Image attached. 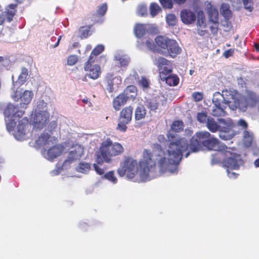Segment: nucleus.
I'll return each mask as SVG.
<instances>
[{
    "label": "nucleus",
    "instance_id": "obj_1",
    "mask_svg": "<svg viewBox=\"0 0 259 259\" xmlns=\"http://www.w3.org/2000/svg\"><path fill=\"white\" fill-rule=\"evenodd\" d=\"M210 136V134L206 131L197 132L191 138L189 144L186 138L169 131L166 134L169 143L166 151L167 157L160 144L156 143L153 145V152L156 153V159L159 166L162 168L168 164L174 165L176 166L175 170H177V166L182 159L183 153L189 150L185 155V157H187L190 153L199 151Z\"/></svg>",
    "mask_w": 259,
    "mask_h": 259
},
{
    "label": "nucleus",
    "instance_id": "obj_2",
    "mask_svg": "<svg viewBox=\"0 0 259 259\" xmlns=\"http://www.w3.org/2000/svg\"><path fill=\"white\" fill-rule=\"evenodd\" d=\"M124 151L123 147L118 142H113L108 138L103 141L99 151L96 153V161L99 164L104 162L110 163L112 157L121 154Z\"/></svg>",
    "mask_w": 259,
    "mask_h": 259
},
{
    "label": "nucleus",
    "instance_id": "obj_3",
    "mask_svg": "<svg viewBox=\"0 0 259 259\" xmlns=\"http://www.w3.org/2000/svg\"><path fill=\"white\" fill-rule=\"evenodd\" d=\"M159 71V75L162 81H165L169 86H176L179 83V78L176 74H172L171 63L166 59L159 57L155 63Z\"/></svg>",
    "mask_w": 259,
    "mask_h": 259
},
{
    "label": "nucleus",
    "instance_id": "obj_4",
    "mask_svg": "<svg viewBox=\"0 0 259 259\" xmlns=\"http://www.w3.org/2000/svg\"><path fill=\"white\" fill-rule=\"evenodd\" d=\"M24 112L18 110L14 105L9 103L5 108L4 114L5 117L7 129L9 132L14 130L16 121L22 117Z\"/></svg>",
    "mask_w": 259,
    "mask_h": 259
},
{
    "label": "nucleus",
    "instance_id": "obj_5",
    "mask_svg": "<svg viewBox=\"0 0 259 259\" xmlns=\"http://www.w3.org/2000/svg\"><path fill=\"white\" fill-rule=\"evenodd\" d=\"M133 108L128 106L123 108L120 112L118 118V123L116 127L117 131L124 133L127 129V124L132 120Z\"/></svg>",
    "mask_w": 259,
    "mask_h": 259
},
{
    "label": "nucleus",
    "instance_id": "obj_6",
    "mask_svg": "<svg viewBox=\"0 0 259 259\" xmlns=\"http://www.w3.org/2000/svg\"><path fill=\"white\" fill-rule=\"evenodd\" d=\"M138 164L136 160L131 157H126L122 166L118 168L117 172L119 176L123 177L126 174L127 177L133 178L138 172Z\"/></svg>",
    "mask_w": 259,
    "mask_h": 259
},
{
    "label": "nucleus",
    "instance_id": "obj_7",
    "mask_svg": "<svg viewBox=\"0 0 259 259\" xmlns=\"http://www.w3.org/2000/svg\"><path fill=\"white\" fill-rule=\"evenodd\" d=\"M219 137L223 140H228L231 139L234 135L233 128L235 125L231 119H219Z\"/></svg>",
    "mask_w": 259,
    "mask_h": 259
},
{
    "label": "nucleus",
    "instance_id": "obj_8",
    "mask_svg": "<svg viewBox=\"0 0 259 259\" xmlns=\"http://www.w3.org/2000/svg\"><path fill=\"white\" fill-rule=\"evenodd\" d=\"M153 154L151 151L148 149H144L143 152L142 158L141 159L139 165L142 169L144 174L148 175L151 169L156 166V162L152 158Z\"/></svg>",
    "mask_w": 259,
    "mask_h": 259
},
{
    "label": "nucleus",
    "instance_id": "obj_9",
    "mask_svg": "<svg viewBox=\"0 0 259 259\" xmlns=\"http://www.w3.org/2000/svg\"><path fill=\"white\" fill-rule=\"evenodd\" d=\"M221 155L229 156L222 161L223 166L227 169H238L239 168L241 159L238 155L230 153L227 150V154L224 152Z\"/></svg>",
    "mask_w": 259,
    "mask_h": 259
},
{
    "label": "nucleus",
    "instance_id": "obj_10",
    "mask_svg": "<svg viewBox=\"0 0 259 259\" xmlns=\"http://www.w3.org/2000/svg\"><path fill=\"white\" fill-rule=\"evenodd\" d=\"M17 4H9L5 11L0 10V25L4 24L6 21L9 23L13 21L17 12Z\"/></svg>",
    "mask_w": 259,
    "mask_h": 259
},
{
    "label": "nucleus",
    "instance_id": "obj_11",
    "mask_svg": "<svg viewBox=\"0 0 259 259\" xmlns=\"http://www.w3.org/2000/svg\"><path fill=\"white\" fill-rule=\"evenodd\" d=\"M209 150H213L220 152L221 155L226 152L227 153L228 147L222 144L217 138L214 137H209L207 140L204 142V146Z\"/></svg>",
    "mask_w": 259,
    "mask_h": 259
},
{
    "label": "nucleus",
    "instance_id": "obj_12",
    "mask_svg": "<svg viewBox=\"0 0 259 259\" xmlns=\"http://www.w3.org/2000/svg\"><path fill=\"white\" fill-rule=\"evenodd\" d=\"M49 118V112L46 111H40L35 113L32 121L35 127L41 129L48 122Z\"/></svg>",
    "mask_w": 259,
    "mask_h": 259
},
{
    "label": "nucleus",
    "instance_id": "obj_13",
    "mask_svg": "<svg viewBox=\"0 0 259 259\" xmlns=\"http://www.w3.org/2000/svg\"><path fill=\"white\" fill-rule=\"evenodd\" d=\"M57 139L55 137H51L50 134L44 132L35 141L36 145L40 147L48 148L56 144Z\"/></svg>",
    "mask_w": 259,
    "mask_h": 259
},
{
    "label": "nucleus",
    "instance_id": "obj_14",
    "mask_svg": "<svg viewBox=\"0 0 259 259\" xmlns=\"http://www.w3.org/2000/svg\"><path fill=\"white\" fill-rule=\"evenodd\" d=\"M167 99L163 96H155L147 101V107L150 111L157 109L166 104Z\"/></svg>",
    "mask_w": 259,
    "mask_h": 259
},
{
    "label": "nucleus",
    "instance_id": "obj_15",
    "mask_svg": "<svg viewBox=\"0 0 259 259\" xmlns=\"http://www.w3.org/2000/svg\"><path fill=\"white\" fill-rule=\"evenodd\" d=\"M84 152V148L82 146L79 145H75L72 147V150L70 151L68 159L65 160L64 164L67 162L70 163L74 161L79 160Z\"/></svg>",
    "mask_w": 259,
    "mask_h": 259
},
{
    "label": "nucleus",
    "instance_id": "obj_16",
    "mask_svg": "<svg viewBox=\"0 0 259 259\" xmlns=\"http://www.w3.org/2000/svg\"><path fill=\"white\" fill-rule=\"evenodd\" d=\"M18 122L17 130L15 131L14 136L16 139L21 140L24 138L26 134V125L28 124V120L26 117L21 118Z\"/></svg>",
    "mask_w": 259,
    "mask_h": 259
},
{
    "label": "nucleus",
    "instance_id": "obj_17",
    "mask_svg": "<svg viewBox=\"0 0 259 259\" xmlns=\"http://www.w3.org/2000/svg\"><path fill=\"white\" fill-rule=\"evenodd\" d=\"M181 51L182 49L179 47L178 42L175 40L170 39L168 45H167V48L164 53L165 52L172 58H174L180 54Z\"/></svg>",
    "mask_w": 259,
    "mask_h": 259
},
{
    "label": "nucleus",
    "instance_id": "obj_18",
    "mask_svg": "<svg viewBox=\"0 0 259 259\" xmlns=\"http://www.w3.org/2000/svg\"><path fill=\"white\" fill-rule=\"evenodd\" d=\"M122 82V79L120 76H116L113 77L112 74H110L107 79V90L109 93H112L115 91V88H118V85Z\"/></svg>",
    "mask_w": 259,
    "mask_h": 259
},
{
    "label": "nucleus",
    "instance_id": "obj_19",
    "mask_svg": "<svg viewBox=\"0 0 259 259\" xmlns=\"http://www.w3.org/2000/svg\"><path fill=\"white\" fill-rule=\"evenodd\" d=\"M180 16L182 21L186 24L192 23L196 20L195 13L188 9L182 10L180 13Z\"/></svg>",
    "mask_w": 259,
    "mask_h": 259
},
{
    "label": "nucleus",
    "instance_id": "obj_20",
    "mask_svg": "<svg viewBox=\"0 0 259 259\" xmlns=\"http://www.w3.org/2000/svg\"><path fill=\"white\" fill-rule=\"evenodd\" d=\"M170 40V38L162 35H158L155 37V43L156 45V48L160 50L159 53L164 54V52L167 48V45Z\"/></svg>",
    "mask_w": 259,
    "mask_h": 259
},
{
    "label": "nucleus",
    "instance_id": "obj_21",
    "mask_svg": "<svg viewBox=\"0 0 259 259\" xmlns=\"http://www.w3.org/2000/svg\"><path fill=\"white\" fill-rule=\"evenodd\" d=\"M129 97L125 95L123 93L116 96L113 100V107L115 111H119L120 107L126 104Z\"/></svg>",
    "mask_w": 259,
    "mask_h": 259
},
{
    "label": "nucleus",
    "instance_id": "obj_22",
    "mask_svg": "<svg viewBox=\"0 0 259 259\" xmlns=\"http://www.w3.org/2000/svg\"><path fill=\"white\" fill-rule=\"evenodd\" d=\"M63 147L60 145H53L50 147L47 152L49 159L53 160L59 156L62 152Z\"/></svg>",
    "mask_w": 259,
    "mask_h": 259
},
{
    "label": "nucleus",
    "instance_id": "obj_23",
    "mask_svg": "<svg viewBox=\"0 0 259 259\" xmlns=\"http://www.w3.org/2000/svg\"><path fill=\"white\" fill-rule=\"evenodd\" d=\"M33 95L32 91L25 90L19 97L21 106L23 108L28 105L30 102Z\"/></svg>",
    "mask_w": 259,
    "mask_h": 259
},
{
    "label": "nucleus",
    "instance_id": "obj_24",
    "mask_svg": "<svg viewBox=\"0 0 259 259\" xmlns=\"http://www.w3.org/2000/svg\"><path fill=\"white\" fill-rule=\"evenodd\" d=\"M134 32L137 38H141L145 36L147 29L145 24L137 23L134 27Z\"/></svg>",
    "mask_w": 259,
    "mask_h": 259
},
{
    "label": "nucleus",
    "instance_id": "obj_25",
    "mask_svg": "<svg viewBox=\"0 0 259 259\" xmlns=\"http://www.w3.org/2000/svg\"><path fill=\"white\" fill-rule=\"evenodd\" d=\"M28 76V69L25 67H22L21 69V72L18 76L17 81L15 82V84H14V85H22L26 81Z\"/></svg>",
    "mask_w": 259,
    "mask_h": 259
},
{
    "label": "nucleus",
    "instance_id": "obj_26",
    "mask_svg": "<svg viewBox=\"0 0 259 259\" xmlns=\"http://www.w3.org/2000/svg\"><path fill=\"white\" fill-rule=\"evenodd\" d=\"M85 71L89 72L88 76L93 79L98 78L101 74L100 67L98 65H92V67H89L88 70Z\"/></svg>",
    "mask_w": 259,
    "mask_h": 259
},
{
    "label": "nucleus",
    "instance_id": "obj_27",
    "mask_svg": "<svg viewBox=\"0 0 259 259\" xmlns=\"http://www.w3.org/2000/svg\"><path fill=\"white\" fill-rule=\"evenodd\" d=\"M207 13L208 14L209 22L218 21V10L210 4L209 5V6L207 7Z\"/></svg>",
    "mask_w": 259,
    "mask_h": 259
},
{
    "label": "nucleus",
    "instance_id": "obj_28",
    "mask_svg": "<svg viewBox=\"0 0 259 259\" xmlns=\"http://www.w3.org/2000/svg\"><path fill=\"white\" fill-rule=\"evenodd\" d=\"M245 102L248 106L254 107L259 102V98L254 93H249L245 98Z\"/></svg>",
    "mask_w": 259,
    "mask_h": 259
},
{
    "label": "nucleus",
    "instance_id": "obj_29",
    "mask_svg": "<svg viewBox=\"0 0 259 259\" xmlns=\"http://www.w3.org/2000/svg\"><path fill=\"white\" fill-rule=\"evenodd\" d=\"M222 96L225 103L229 104L235 101V96L231 91L227 90H223L222 92Z\"/></svg>",
    "mask_w": 259,
    "mask_h": 259
},
{
    "label": "nucleus",
    "instance_id": "obj_30",
    "mask_svg": "<svg viewBox=\"0 0 259 259\" xmlns=\"http://www.w3.org/2000/svg\"><path fill=\"white\" fill-rule=\"evenodd\" d=\"M206 127L212 133H215L220 130L219 124L211 117H208L207 119Z\"/></svg>",
    "mask_w": 259,
    "mask_h": 259
},
{
    "label": "nucleus",
    "instance_id": "obj_31",
    "mask_svg": "<svg viewBox=\"0 0 259 259\" xmlns=\"http://www.w3.org/2000/svg\"><path fill=\"white\" fill-rule=\"evenodd\" d=\"M146 115V110L144 106L140 105L137 106L135 111V118L136 120H140L144 119Z\"/></svg>",
    "mask_w": 259,
    "mask_h": 259
},
{
    "label": "nucleus",
    "instance_id": "obj_32",
    "mask_svg": "<svg viewBox=\"0 0 259 259\" xmlns=\"http://www.w3.org/2000/svg\"><path fill=\"white\" fill-rule=\"evenodd\" d=\"M212 114L216 117L224 116L226 112L223 108L222 107L221 103L215 104L212 110Z\"/></svg>",
    "mask_w": 259,
    "mask_h": 259
},
{
    "label": "nucleus",
    "instance_id": "obj_33",
    "mask_svg": "<svg viewBox=\"0 0 259 259\" xmlns=\"http://www.w3.org/2000/svg\"><path fill=\"white\" fill-rule=\"evenodd\" d=\"M92 25L82 26L79 28L80 37L81 39L87 38L91 35Z\"/></svg>",
    "mask_w": 259,
    "mask_h": 259
},
{
    "label": "nucleus",
    "instance_id": "obj_34",
    "mask_svg": "<svg viewBox=\"0 0 259 259\" xmlns=\"http://www.w3.org/2000/svg\"><path fill=\"white\" fill-rule=\"evenodd\" d=\"M221 14L225 19H229L232 16V12L228 4H223L221 8Z\"/></svg>",
    "mask_w": 259,
    "mask_h": 259
},
{
    "label": "nucleus",
    "instance_id": "obj_35",
    "mask_svg": "<svg viewBox=\"0 0 259 259\" xmlns=\"http://www.w3.org/2000/svg\"><path fill=\"white\" fill-rule=\"evenodd\" d=\"M184 123L182 121L175 120L171 125V129L175 132H179L183 130Z\"/></svg>",
    "mask_w": 259,
    "mask_h": 259
},
{
    "label": "nucleus",
    "instance_id": "obj_36",
    "mask_svg": "<svg viewBox=\"0 0 259 259\" xmlns=\"http://www.w3.org/2000/svg\"><path fill=\"white\" fill-rule=\"evenodd\" d=\"M90 164L88 163L80 162L76 168L77 171L85 173L90 169Z\"/></svg>",
    "mask_w": 259,
    "mask_h": 259
},
{
    "label": "nucleus",
    "instance_id": "obj_37",
    "mask_svg": "<svg viewBox=\"0 0 259 259\" xmlns=\"http://www.w3.org/2000/svg\"><path fill=\"white\" fill-rule=\"evenodd\" d=\"M160 11H161V9L157 4L152 3L151 4L150 11V14L152 17H154L157 15Z\"/></svg>",
    "mask_w": 259,
    "mask_h": 259
},
{
    "label": "nucleus",
    "instance_id": "obj_38",
    "mask_svg": "<svg viewBox=\"0 0 259 259\" xmlns=\"http://www.w3.org/2000/svg\"><path fill=\"white\" fill-rule=\"evenodd\" d=\"M166 21L169 26H174L176 24L177 18L174 14H169L166 16Z\"/></svg>",
    "mask_w": 259,
    "mask_h": 259
},
{
    "label": "nucleus",
    "instance_id": "obj_39",
    "mask_svg": "<svg viewBox=\"0 0 259 259\" xmlns=\"http://www.w3.org/2000/svg\"><path fill=\"white\" fill-rule=\"evenodd\" d=\"M104 178L113 183H116L117 179L114 175V171H109L104 175Z\"/></svg>",
    "mask_w": 259,
    "mask_h": 259
},
{
    "label": "nucleus",
    "instance_id": "obj_40",
    "mask_svg": "<svg viewBox=\"0 0 259 259\" xmlns=\"http://www.w3.org/2000/svg\"><path fill=\"white\" fill-rule=\"evenodd\" d=\"M147 47L153 52L160 53V50L156 48V45L154 44L152 39H147L146 41Z\"/></svg>",
    "mask_w": 259,
    "mask_h": 259
},
{
    "label": "nucleus",
    "instance_id": "obj_41",
    "mask_svg": "<svg viewBox=\"0 0 259 259\" xmlns=\"http://www.w3.org/2000/svg\"><path fill=\"white\" fill-rule=\"evenodd\" d=\"M107 11V5L106 3L103 4L100 7H99L97 14L100 17L103 16Z\"/></svg>",
    "mask_w": 259,
    "mask_h": 259
},
{
    "label": "nucleus",
    "instance_id": "obj_42",
    "mask_svg": "<svg viewBox=\"0 0 259 259\" xmlns=\"http://www.w3.org/2000/svg\"><path fill=\"white\" fill-rule=\"evenodd\" d=\"M244 5V8L249 12L253 9V4L252 0H242Z\"/></svg>",
    "mask_w": 259,
    "mask_h": 259
},
{
    "label": "nucleus",
    "instance_id": "obj_43",
    "mask_svg": "<svg viewBox=\"0 0 259 259\" xmlns=\"http://www.w3.org/2000/svg\"><path fill=\"white\" fill-rule=\"evenodd\" d=\"M136 91V88L134 85L127 86L122 92L125 95L130 97H133V95H130V93H135Z\"/></svg>",
    "mask_w": 259,
    "mask_h": 259
},
{
    "label": "nucleus",
    "instance_id": "obj_44",
    "mask_svg": "<svg viewBox=\"0 0 259 259\" xmlns=\"http://www.w3.org/2000/svg\"><path fill=\"white\" fill-rule=\"evenodd\" d=\"M208 117L206 113L199 112L197 115V120L202 123H206Z\"/></svg>",
    "mask_w": 259,
    "mask_h": 259
},
{
    "label": "nucleus",
    "instance_id": "obj_45",
    "mask_svg": "<svg viewBox=\"0 0 259 259\" xmlns=\"http://www.w3.org/2000/svg\"><path fill=\"white\" fill-rule=\"evenodd\" d=\"M211 22L212 24L210 26V30L212 34L215 35L217 34L219 29V21H217Z\"/></svg>",
    "mask_w": 259,
    "mask_h": 259
},
{
    "label": "nucleus",
    "instance_id": "obj_46",
    "mask_svg": "<svg viewBox=\"0 0 259 259\" xmlns=\"http://www.w3.org/2000/svg\"><path fill=\"white\" fill-rule=\"evenodd\" d=\"M57 122L56 121H52L48 125L47 130L50 134H52L53 132L57 128Z\"/></svg>",
    "mask_w": 259,
    "mask_h": 259
},
{
    "label": "nucleus",
    "instance_id": "obj_47",
    "mask_svg": "<svg viewBox=\"0 0 259 259\" xmlns=\"http://www.w3.org/2000/svg\"><path fill=\"white\" fill-rule=\"evenodd\" d=\"M78 61V57L75 55H71L68 56L67 58V64L69 66H73L76 64Z\"/></svg>",
    "mask_w": 259,
    "mask_h": 259
},
{
    "label": "nucleus",
    "instance_id": "obj_48",
    "mask_svg": "<svg viewBox=\"0 0 259 259\" xmlns=\"http://www.w3.org/2000/svg\"><path fill=\"white\" fill-rule=\"evenodd\" d=\"M192 97L195 102H199L203 99V94L202 92H194L192 94Z\"/></svg>",
    "mask_w": 259,
    "mask_h": 259
},
{
    "label": "nucleus",
    "instance_id": "obj_49",
    "mask_svg": "<svg viewBox=\"0 0 259 259\" xmlns=\"http://www.w3.org/2000/svg\"><path fill=\"white\" fill-rule=\"evenodd\" d=\"M104 50V47L103 45H98L92 51V54H94V56H97L101 54Z\"/></svg>",
    "mask_w": 259,
    "mask_h": 259
},
{
    "label": "nucleus",
    "instance_id": "obj_50",
    "mask_svg": "<svg viewBox=\"0 0 259 259\" xmlns=\"http://www.w3.org/2000/svg\"><path fill=\"white\" fill-rule=\"evenodd\" d=\"M159 2L163 8L171 9L173 7L171 0H159Z\"/></svg>",
    "mask_w": 259,
    "mask_h": 259
},
{
    "label": "nucleus",
    "instance_id": "obj_51",
    "mask_svg": "<svg viewBox=\"0 0 259 259\" xmlns=\"http://www.w3.org/2000/svg\"><path fill=\"white\" fill-rule=\"evenodd\" d=\"M94 57H95L94 56V54H92L91 53L88 59V60L84 64V70H88L89 67H92V63H93L94 61Z\"/></svg>",
    "mask_w": 259,
    "mask_h": 259
},
{
    "label": "nucleus",
    "instance_id": "obj_52",
    "mask_svg": "<svg viewBox=\"0 0 259 259\" xmlns=\"http://www.w3.org/2000/svg\"><path fill=\"white\" fill-rule=\"evenodd\" d=\"M138 14L140 16H145L147 14V9L145 6H140L138 8Z\"/></svg>",
    "mask_w": 259,
    "mask_h": 259
},
{
    "label": "nucleus",
    "instance_id": "obj_53",
    "mask_svg": "<svg viewBox=\"0 0 259 259\" xmlns=\"http://www.w3.org/2000/svg\"><path fill=\"white\" fill-rule=\"evenodd\" d=\"M120 65L122 67L127 66L129 63V59L123 57H119L118 59Z\"/></svg>",
    "mask_w": 259,
    "mask_h": 259
},
{
    "label": "nucleus",
    "instance_id": "obj_54",
    "mask_svg": "<svg viewBox=\"0 0 259 259\" xmlns=\"http://www.w3.org/2000/svg\"><path fill=\"white\" fill-rule=\"evenodd\" d=\"M235 50L234 49H230L226 51H225L223 54V56L225 58H228L230 57L233 56L234 54Z\"/></svg>",
    "mask_w": 259,
    "mask_h": 259
},
{
    "label": "nucleus",
    "instance_id": "obj_55",
    "mask_svg": "<svg viewBox=\"0 0 259 259\" xmlns=\"http://www.w3.org/2000/svg\"><path fill=\"white\" fill-rule=\"evenodd\" d=\"M139 83L144 88H148L149 87V81L145 77H142Z\"/></svg>",
    "mask_w": 259,
    "mask_h": 259
},
{
    "label": "nucleus",
    "instance_id": "obj_56",
    "mask_svg": "<svg viewBox=\"0 0 259 259\" xmlns=\"http://www.w3.org/2000/svg\"><path fill=\"white\" fill-rule=\"evenodd\" d=\"M94 167L95 168V169L96 171L99 175H103L104 173V169L103 168L100 167L99 166H98L97 164H94Z\"/></svg>",
    "mask_w": 259,
    "mask_h": 259
},
{
    "label": "nucleus",
    "instance_id": "obj_57",
    "mask_svg": "<svg viewBox=\"0 0 259 259\" xmlns=\"http://www.w3.org/2000/svg\"><path fill=\"white\" fill-rule=\"evenodd\" d=\"M238 124L244 129L247 128L248 126L247 122L243 119L239 120L238 121Z\"/></svg>",
    "mask_w": 259,
    "mask_h": 259
},
{
    "label": "nucleus",
    "instance_id": "obj_58",
    "mask_svg": "<svg viewBox=\"0 0 259 259\" xmlns=\"http://www.w3.org/2000/svg\"><path fill=\"white\" fill-rule=\"evenodd\" d=\"M228 172V176L230 178H236L237 176L238 175L234 172H231L229 169H227Z\"/></svg>",
    "mask_w": 259,
    "mask_h": 259
},
{
    "label": "nucleus",
    "instance_id": "obj_59",
    "mask_svg": "<svg viewBox=\"0 0 259 259\" xmlns=\"http://www.w3.org/2000/svg\"><path fill=\"white\" fill-rule=\"evenodd\" d=\"M174 3L178 5H183L185 3L187 0H173Z\"/></svg>",
    "mask_w": 259,
    "mask_h": 259
},
{
    "label": "nucleus",
    "instance_id": "obj_60",
    "mask_svg": "<svg viewBox=\"0 0 259 259\" xmlns=\"http://www.w3.org/2000/svg\"><path fill=\"white\" fill-rule=\"evenodd\" d=\"M61 38H62V36L61 35H60L58 38V40H57V42H56V44L54 45V48H56L57 47H58L59 45V43H60V41L61 39Z\"/></svg>",
    "mask_w": 259,
    "mask_h": 259
},
{
    "label": "nucleus",
    "instance_id": "obj_61",
    "mask_svg": "<svg viewBox=\"0 0 259 259\" xmlns=\"http://www.w3.org/2000/svg\"><path fill=\"white\" fill-rule=\"evenodd\" d=\"M20 94L19 93V92L16 91L14 95L13 98L15 100V99H18L19 97L20 96Z\"/></svg>",
    "mask_w": 259,
    "mask_h": 259
},
{
    "label": "nucleus",
    "instance_id": "obj_62",
    "mask_svg": "<svg viewBox=\"0 0 259 259\" xmlns=\"http://www.w3.org/2000/svg\"><path fill=\"white\" fill-rule=\"evenodd\" d=\"M254 164L255 167H259V158L256 159L254 161Z\"/></svg>",
    "mask_w": 259,
    "mask_h": 259
},
{
    "label": "nucleus",
    "instance_id": "obj_63",
    "mask_svg": "<svg viewBox=\"0 0 259 259\" xmlns=\"http://www.w3.org/2000/svg\"><path fill=\"white\" fill-rule=\"evenodd\" d=\"M158 139L160 142H161L162 141L165 140V137L163 135H159Z\"/></svg>",
    "mask_w": 259,
    "mask_h": 259
},
{
    "label": "nucleus",
    "instance_id": "obj_64",
    "mask_svg": "<svg viewBox=\"0 0 259 259\" xmlns=\"http://www.w3.org/2000/svg\"><path fill=\"white\" fill-rule=\"evenodd\" d=\"M254 47L256 50L257 52H259V44H254Z\"/></svg>",
    "mask_w": 259,
    "mask_h": 259
}]
</instances>
